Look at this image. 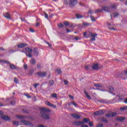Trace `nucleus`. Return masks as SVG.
<instances>
[{
	"mask_svg": "<svg viewBox=\"0 0 127 127\" xmlns=\"http://www.w3.org/2000/svg\"><path fill=\"white\" fill-rule=\"evenodd\" d=\"M24 68L25 70H26V69H27V65L26 64L24 65Z\"/></svg>",
	"mask_w": 127,
	"mask_h": 127,
	"instance_id": "54",
	"label": "nucleus"
},
{
	"mask_svg": "<svg viewBox=\"0 0 127 127\" xmlns=\"http://www.w3.org/2000/svg\"><path fill=\"white\" fill-rule=\"evenodd\" d=\"M34 54H35V55H36V56H38L39 54V52L38 51V50L37 49V48H34Z\"/></svg>",
	"mask_w": 127,
	"mask_h": 127,
	"instance_id": "14",
	"label": "nucleus"
},
{
	"mask_svg": "<svg viewBox=\"0 0 127 127\" xmlns=\"http://www.w3.org/2000/svg\"><path fill=\"white\" fill-rule=\"evenodd\" d=\"M84 68L86 69V70H87V71H91V70H92V66H91L90 65H85L84 66Z\"/></svg>",
	"mask_w": 127,
	"mask_h": 127,
	"instance_id": "13",
	"label": "nucleus"
},
{
	"mask_svg": "<svg viewBox=\"0 0 127 127\" xmlns=\"http://www.w3.org/2000/svg\"><path fill=\"white\" fill-rule=\"evenodd\" d=\"M66 32H67V33H69V32H71V30H70L69 29L67 28Z\"/></svg>",
	"mask_w": 127,
	"mask_h": 127,
	"instance_id": "55",
	"label": "nucleus"
},
{
	"mask_svg": "<svg viewBox=\"0 0 127 127\" xmlns=\"http://www.w3.org/2000/svg\"><path fill=\"white\" fill-rule=\"evenodd\" d=\"M83 25H84V26H88V25H90V24L88 22H85L83 23Z\"/></svg>",
	"mask_w": 127,
	"mask_h": 127,
	"instance_id": "38",
	"label": "nucleus"
},
{
	"mask_svg": "<svg viewBox=\"0 0 127 127\" xmlns=\"http://www.w3.org/2000/svg\"><path fill=\"white\" fill-rule=\"evenodd\" d=\"M25 96H26V97H28L29 99H30V98H31V96H29L27 94H25Z\"/></svg>",
	"mask_w": 127,
	"mask_h": 127,
	"instance_id": "51",
	"label": "nucleus"
},
{
	"mask_svg": "<svg viewBox=\"0 0 127 127\" xmlns=\"http://www.w3.org/2000/svg\"><path fill=\"white\" fill-rule=\"evenodd\" d=\"M102 11H103V9H98L95 10V13H98V12H102Z\"/></svg>",
	"mask_w": 127,
	"mask_h": 127,
	"instance_id": "30",
	"label": "nucleus"
},
{
	"mask_svg": "<svg viewBox=\"0 0 127 127\" xmlns=\"http://www.w3.org/2000/svg\"><path fill=\"white\" fill-rule=\"evenodd\" d=\"M39 83H37L34 84V87L36 89V88H37V86H39Z\"/></svg>",
	"mask_w": 127,
	"mask_h": 127,
	"instance_id": "43",
	"label": "nucleus"
},
{
	"mask_svg": "<svg viewBox=\"0 0 127 127\" xmlns=\"http://www.w3.org/2000/svg\"><path fill=\"white\" fill-rule=\"evenodd\" d=\"M0 62H2V63H6V64H10V63H9V62L5 60H0Z\"/></svg>",
	"mask_w": 127,
	"mask_h": 127,
	"instance_id": "23",
	"label": "nucleus"
},
{
	"mask_svg": "<svg viewBox=\"0 0 127 127\" xmlns=\"http://www.w3.org/2000/svg\"><path fill=\"white\" fill-rule=\"evenodd\" d=\"M124 103H125V104H127V98L125 99Z\"/></svg>",
	"mask_w": 127,
	"mask_h": 127,
	"instance_id": "61",
	"label": "nucleus"
},
{
	"mask_svg": "<svg viewBox=\"0 0 127 127\" xmlns=\"http://www.w3.org/2000/svg\"><path fill=\"white\" fill-rule=\"evenodd\" d=\"M117 120V121H119L120 122H122V121H124V120H125V118H124V117H118Z\"/></svg>",
	"mask_w": 127,
	"mask_h": 127,
	"instance_id": "27",
	"label": "nucleus"
},
{
	"mask_svg": "<svg viewBox=\"0 0 127 127\" xmlns=\"http://www.w3.org/2000/svg\"><path fill=\"white\" fill-rule=\"evenodd\" d=\"M69 98H70L71 99H74V96H71V95H69Z\"/></svg>",
	"mask_w": 127,
	"mask_h": 127,
	"instance_id": "58",
	"label": "nucleus"
},
{
	"mask_svg": "<svg viewBox=\"0 0 127 127\" xmlns=\"http://www.w3.org/2000/svg\"><path fill=\"white\" fill-rule=\"evenodd\" d=\"M71 117H73L74 119H76L77 120L80 118V115L76 114H71Z\"/></svg>",
	"mask_w": 127,
	"mask_h": 127,
	"instance_id": "17",
	"label": "nucleus"
},
{
	"mask_svg": "<svg viewBox=\"0 0 127 127\" xmlns=\"http://www.w3.org/2000/svg\"><path fill=\"white\" fill-rule=\"evenodd\" d=\"M45 18H47V19H48V14H47L46 12H45Z\"/></svg>",
	"mask_w": 127,
	"mask_h": 127,
	"instance_id": "47",
	"label": "nucleus"
},
{
	"mask_svg": "<svg viewBox=\"0 0 127 127\" xmlns=\"http://www.w3.org/2000/svg\"><path fill=\"white\" fill-rule=\"evenodd\" d=\"M1 119H2V120H3L4 121H10V118H9V117L7 116H3L1 117Z\"/></svg>",
	"mask_w": 127,
	"mask_h": 127,
	"instance_id": "11",
	"label": "nucleus"
},
{
	"mask_svg": "<svg viewBox=\"0 0 127 127\" xmlns=\"http://www.w3.org/2000/svg\"><path fill=\"white\" fill-rule=\"evenodd\" d=\"M11 105H15V102H14V101H12V102H11Z\"/></svg>",
	"mask_w": 127,
	"mask_h": 127,
	"instance_id": "57",
	"label": "nucleus"
},
{
	"mask_svg": "<svg viewBox=\"0 0 127 127\" xmlns=\"http://www.w3.org/2000/svg\"><path fill=\"white\" fill-rule=\"evenodd\" d=\"M94 86L95 87H102V85L101 84V83H95L94 84Z\"/></svg>",
	"mask_w": 127,
	"mask_h": 127,
	"instance_id": "35",
	"label": "nucleus"
},
{
	"mask_svg": "<svg viewBox=\"0 0 127 127\" xmlns=\"http://www.w3.org/2000/svg\"><path fill=\"white\" fill-rule=\"evenodd\" d=\"M46 44H47L48 45V46L49 47H51V46H52V45H51V44H50L49 42H46Z\"/></svg>",
	"mask_w": 127,
	"mask_h": 127,
	"instance_id": "42",
	"label": "nucleus"
},
{
	"mask_svg": "<svg viewBox=\"0 0 127 127\" xmlns=\"http://www.w3.org/2000/svg\"><path fill=\"white\" fill-rule=\"evenodd\" d=\"M81 127H89V126H87V125H82L81 126Z\"/></svg>",
	"mask_w": 127,
	"mask_h": 127,
	"instance_id": "60",
	"label": "nucleus"
},
{
	"mask_svg": "<svg viewBox=\"0 0 127 127\" xmlns=\"http://www.w3.org/2000/svg\"><path fill=\"white\" fill-rule=\"evenodd\" d=\"M64 85H67L68 84L69 82L67 80H64Z\"/></svg>",
	"mask_w": 127,
	"mask_h": 127,
	"instance_id": "40",
	"label": "nucleus"
},
{
	"mask_svg": "<svg viewBox=\"0 0 127 127\" xmlns=\"http://www.w3.org/2000/svg\"><path fill=\"white\" fill-rule=\"evenodd\" d=\"M14 83H15V84H18V80H14Z\"/></svg>",
	"mask_w": 127,
	"mask_h": 127,
	"instance_id": "50",
	"label": "nucleus"
},
{
	"mask_svg": "<svg viewBox=\"0 0 127 127\" xmlns=\"http://www.w3.org/2000/svg\"><path fill=\"white\" fill-rule=\"evenodd\" d=\"M108 89L109 90V91H110V92H114V87L112 86H109L108 87Z\"/></svg>",
	"mask_w": 127,
	"mask_h": 127,
	"instance_id": "31",
	"label": "nucleus"
},
{
	"mask_svg": "<svg viewBox=\"0 0 127 127\" xmlns=\"http://www.w3.org/2000/svg\"><path fill=\"white\" fill-rule=\"evenodd\" d=\"M89 125V127H93V123L90 122Z\"/></svg>",
	"mask_w": 127,
	"mask_h": 127,
	"instance_id": "52",
	"label": "nucleus"
},
{
	"mask_svg": "<svg viewBox=\"0 0 127 127\" xmlns=\"http://www.w3.org/2000/svg\"><path fill=\"white\" fill-rule=\"evenodd\" d=\"M25 51L26 52H25V53L26 56L29 58H31V57H32V52H33L32 49L31 48L27 47L25 48Z\"/></svg>",
	"mask_w": 127,
	"mask_h": 127,
	"instance_id": "2",
	"label": "nucleus"
},
{
	"mask_svg": "<svg viewBox=\"0 0 127 127\" xmlns=\"http://www.w3.org/2000/svg\"><path fill=\"white\" fill-rule=\"evenodd\" d=\"M41 66V64H37V68H40Z\"/></svg>",
	"mask_w": 127,
	"mask_h": 127,
	"instance_id": "63",
	"label": "nucleus"
},
{
	"mask_svg": "<svg viewBox=\"0 0 127 127\" xmlns=\"http://www.w3.org/2000/svg\"><path fill=\"white\" fill-rule=\"evenodd\" d=\"M103 125L102 124H100L97 125L98 127H103Z\"/></svg>",
	"mask_w": 127,
	"mask_h": 127,
	"instance_id": "49",
	"label": "nucleus"
},
{
	"mask_svg": "<svg viewBox=\"0 0 127 127\" xmlns=\"http://www.w3.org/2000/svg\"><path fill=\"white\" fill-rule=\"evenodd\" d=\"M90 121L89 120V119H83V122H82V124H83L84 123H88V122H89Z\"/></svg>",
	"mask_w": 127,
	"mask_h": 127,
	"instance_id": "33",
	"label": "nucleus"
},
{
	"mask_svg": "<svg viewBox=\"0 0 127 127\" xmlns=\"http://www.w3.org/2000/svg\"><path fill=\"white\" fill-rule=\"evenodd\" d=\"M21 125H24L25 126H32L31 123L29 121H21Z\"/></svg>",
	"mask_w": 127,
	"mask_h": 127,
	"instance_id": "6",
	"label": "nucleus"
},
{
	"mask_svg": "<svg viewBox=\"0 0 127 127\" xmlns=\"http://www.w3.org/2000/svg\"><path fill=\"white\" fill-rule=\"evenodd\" d=\"M64 24L65 26H68V25H69V22H64Z\"/></svg>",
	"mask_w": 127,
	"mask_h": 127,
	"instance_id": "41",
	"label": "nucleus"
},
{
	"mask_svg": "<svg viewBox=\"0 0 127 127\" xmlns=\"http://www.w3.org/2000/svg\"><path fill=\"white\" fill-rule=\"evenodd\" d=\"M102 9L103 10H104V11H106V12H110L112 11L111 8L109 7H103Z\"/></svg>",
	"mask_w": 127,
	"mask_h": 127,
	"instance_id": "8",
	"label": "nucleus"
},
{
	"mask_svg": "<svg viewBox=\"0 0 127 127\" xmlns=\"http://www.w3.org/2000/svg\"><path fill=\"white\" fill-rule=\"evenodd\" d=\"M74 125L75 126H80V125L83 124V123L82 122L77 121L74 123Z\"/></svg>",
	"mask_w": 127,
	"mask_h": 127,
	"instance_id": "21",
	"label": "nucleus"
},
{
	"mask_svg": "<svg viewBox=\"0 0 127 127\" xmlns=\"http://www.w3.org/2000/svg\"><path fill=\"white\" fill-rule=\"evenodd\" d=\"M120 110H121V111H125V110H127V106H125L124 107H121L120 108Z\"/></svg>",
	"mask_w": 127,
	"mask_h": 127,
	"instance_id": "36",
	"label": "nucleus"
},
{
	"mask_svg": "<svg viewBox=\"0 0 127 127\" xmlns=\"http://www.w3.org/2000/svg\"><path fill=\"white\" fill-rule=\"evenodd\" d=\"M88 13H89V14H92V13H94V10H92V9H89V10H88Z\"/></svg>",
	"mask_w": 127,
	"mask_h": 127,
	"instance_id": "39",
	"label": "nucleus"
},
{
	"mask_svg": "<svg viewBox=\"0 0 127 127\" xmlns=\"http://www.w3.org/2000/svg\"><path fill=\"white\" fill-rule=\"evenodd\" d=\"M116 7H117V6L115 4H113L111 5V7H110V8H116Z\"/></svg>",
	"mask_w": 127,
	"mask_h": 127,
	"instance_id": "45",
	"label": "nucleus"
},
{
	"mask_svg": "<svg viewBox=\"0 0 127 127\" xmlns=\"http://www.w3.org/2000/svg\"><path fill=\"white\" fill-rule=\"evenodd\" d=\"M39 77H45L47 75V72H40L37 73Z\"/></svg>",
	"mask_w": 127,
	"mask_h": 127,
	"instance_id": "5",
	"label": "nucleus"
},
{
	"mask_svg": "<svg viewBox=\"0 0 127 127\" xmlns=\"http://www.w3.org/2000/svg\"><path fill=\"white\" fill-rule=\"evenodd\" d=\"M46 104H47V106H49L50 107H54V105L51 104L50 102L47 101L46 102Z\"/></svg>",
	"mask_w": 127,
	"mask_h": 127,
	"instance_id": "26",
	"label": "nucleus"
},
{
	"mask_svg": "<svg viewBox=\"0 0 127 127\" xmlns=\"http://www.w3.org/2000/svg\"><path fill=\"white\" fill-rule=\"evenodd\" d=\"M56 73H57V74H60L62 73V71H61V69L58 68L55 70Z\"/></svg>",
	"mask_w": 127,
	"mask_h": 127,
	"instance_id": "20",
	"label": "nucleus"
},
{
	"mask_svg": "<svg viewBox=\"0 0 127 127\" xmlns=\"http://www.w3.org/2000/svg\"><path fill=\"white\" fill-rule=\"evenodd\" d=\"M69 4L70 6H74L78 2V0H69Z\"/></svg>",
	"mask_w": 127,
	"mask_h": 127,
	"instance_id": "4",
	"label": "nucleus"
},
{
	"mask_svg": "<svg viewBox=\"0 0 127 127\" xmlns=\"http://www.w3.org/2000/svg\"><path fill=\"white\" fill-rule=\"evenodd\" d=\"M38 25H39V22H37V23H36V26L37 27V26H38Z\"/></svg>",
	"mask_w": 127,
	"mask_h": 127,
	"instance_id": "62",
	"label": "nucleus"
},
{
	"mask_svg": "<svg viewBox=\"0 0 127 127\" xmlns=\"http://www.w3.org/2000/svg\"><path fill=\"white\" fill-rule=\"evenodd\" d=\"M71 105H73L74 107H78V105H77V103L74 102H71V103H69L68 106H71Z\"/></svg>",
	"mask_w": 127,
	"mask_h": 127,
	"instance_id": "25",
	"label": "nucleus"
},
{
	"mask_svg": "<svg viewBox=\"0 0 127 127\" xmlns=\"http://www.w3.org/2000/svg\"><path fill=\"white\" fill-rule=\"evenodd\" d=\"M41 111L40 116L45 120H49V116H48V113H50V110L46 108H40Z\"/></svg>",
	"mask_w": 127,
	"mask_h": 127,
	"instance_id": "1",
	"label": "nucleus"
},
{
	"mask_svg": "<svg viewBox=\"0 0 127 127\" xmlns=\"http://www.w3.org/2000/svg\"><path fill=\"white\" fill-rule=\"evenodd\" d=\"M30 64H32V65H35V64L36 63V61L35 59H31V60H30Z\"/></svg>",
	"mask_w": 127,
	"mask_h": 127,
	"instance_id": "15",
	"label": "nucleus"
},
{
	"mask_svg": "<svg viewBox=\"0 0 127 127\" xmlns=\"http://www.w3.org/2000/svg\"><path fill=\"white\" fill-rule=\"evenodd\" d=\"M4 17L7 18L8 19H10V15L9 13L6 12L4 14Z\"/></svg>",
	"mask_w": 127,
	"mask_h": 127,
	"instance_id": "16",
	"label": "nucleus"
},
{
	"mask_svg": "<svg viewBox=\"0 0 127 127\" xmlns=\"http://www.w3.org/2000/svg\"><path fill=\"white\" fill-rule=\"evenodd\" d=\"M29 30L31 32H34V30L32 28H30Z\"/></svg>",
	"mask_w": 127,
	"mask_h": 127,
	"instance_id": "53",
	"label": "nucleus"
},
{
	"mask_svg": "<svg viewBox=\"0 0 127 127\" xmlns=\"http://www.w3.org/2000/svg\"><path fill=\"white\" fill-rule=\"evenodd\" d=\"M16 118H17V119L24 120V119H25V116H23L21 115H16Z\"/></svg>",
	"mask_w": 127,
	"mask_h": 127,
	"instance_id": "18",
	"label": "nucleus"
},
{
	"mask_svg": "<svg viewBox=\"0 0 127 127\" xmlns=\"http://www.w3.org/2000/svg\"><path fill=\"white\" fill-rule=\"evenodd\" d=\"M92 69L93 70H98L99 69V64H94L92 66H91Z\"/></svg>",
	"mask_w": 127,
	"mask_h": 127,
	"instance_id": "10",
	"label": "nucleus"
},
{
	"mask_svg": "<svg viewBox=\"0 0 127 127\" xmlns=\"http://www.w3.org/2000/svg\"><path fill=\"white\" fill-rule=\"evenodd\" d=\"M90 17L92 21H93V22H95V21H96V18H95V17H94L92 15H90Z\"/></svg>",
	"mask_w": 127,
	"mask_h": 127,
	"instance_id": "29",
	"label": "nucleus"
},
{
	"mask_svg": "<svg viewBox=\"0 0 127 127\" xmlns=\"http://www.w3.org/2000/svg\"><path fill=\"white\" fill-rule=\"evenodd\" d=\"M125 96H127V94H125L124 95H121L120 96H118V97H119V98H118V102H122V101H123V100L124 99V97H125Z\"/></svg>",
	"mask_w": 127,
	"mask_h": 127,
	"instance_id": "12",
	"label": "nucleus"
},
{
	"mask_svg": "<svg viewBox=\"0 0 127 127\" xmlns=\"http://www.w3.org/2000/svg\"><path fill=\"white\" fill-rule=\"evenodd\" d=\"M124 73H125V74L126 75L127 74V69L126 70L124 71Z\"/></svg>",
	"mask_w": 127,
	"mask_h": 127,
	"instance_id": "64",
	"label": "nucleus"
},
{
	"mask_svg": "<svg viewBox=\"0 0 127 127\" xmlns=\"http://www.w3.org/2000/svg\"><path fill=\"white\" fill-rule=\"evenodd\" d=\"M50 84L51 86H53L54 85V81L53 80H50Z\"/></svg>",
	"mask_w": 127,
	"mask_h": 127,
	"instance_id": "34",
	"label": "nucleus"
},
{
	"mask_svg": "<svg viewBox=\"0 0 127 127\" xmlns=\"http://www.w3.org/2000/svg\"><path fill=\"white\" fill-rule=\"evenodd\" d=\"M84 93L86 98H87V99H88L89 100H91V96L89 95V94L87 93V92L86 91H84Z\"/></svg>",
	"mask_w": 127,
	"mask_h": 127,
	"instance_id": "22",
	"label": "nucleus"
},
{
	"mask_svg": "<svg viewBox=\"0 0 127 127\" xmlns=\"http://www.w3.org/2000/svg\"><path fill=\"white\" fill-rule=\"evenodd\" d=\"M0 50H1L2 51H3V50H4V49H3V48H2V47H1V48H0Z\"/></svg>",
	"mask_w": 127,
	"mask_h": 127,
	"instance_id": "59",
	"label": "nucleus"
},
{
	"mask_svg": "<svg viewBox=\"0 0 127 127\" xmlns=\"http://www.w3.org/2000/svg\"><path fill=\"white\" fill-rule=\"evenodd\" d=\"M89 34L92 38L90 39V41H95L96 40V36H98L97 33H89Z\"/></svg>",
	"mask_w": 127,
	"mask_h": 127,
	"instance_id": "3",
	"label": "nucleus"
},
{
	"mask_svg": "<svg viewBox=\"0 0 127 127\" xmlns=\"http://www.w3.org/2000/svg\"><path fill=\"white\" fill-rule=\"evenodd\" d=\"M115 116H117V113H111L108 114L106 115V117L107 118H111V117H115Z\"/></svg>",
	"mask_w": 127,
	"mask_h": 127,
	"instance_id": "9",
	"label": "nucleus"
},
{
	"mask_svg": "<svg viewBox=\"0 0 127 127\" xmlns=\"http://www.w3.org/2000/svg\"><path fill=\"white\" fill-rule=\"evenodd\" d=\"M114 17H118L119 16V13H113Z\"/></svg>",
	"mask_w": 127,
	"mask_h": 127,
	"instance_id": "37",
	"label": "nucleus"
},
{
	"mask_svg": "<svg viewBox=\"0 0 127 127\" xmlns=\"http://www.w3.org/2000/svg\"><path fill=\"white\" fill-rule=\"evenodd\" d=\"M64 4L66 5L68 4V1L67 0H64Z\"/></svg>",
	"mask_w": 127,
	"mask_h": 127,
	"instance_id": "56",
	"label": "nucleus"
},
{
	"mask_svg": "<svg viewBox=\"0 0 127 127\" xmlns=\"http://www.w3.org/2000/svg\"><path fill=\"white\" fill-rule=\"evenodd\" d=\"M13 125H14V126H18V122H16V121L14 122Z\"/></svg>",
	"mask_w": 127,
	"mask_h": 127,
	"instance_id": "44",
	"label": "nucleus"
},
{
	"mask_svg": "<svg viewBox=\"0 0 127 127\" xmlns=\"http://www.w3.org/2000/svg\"><path fill=\"white\" fill-rule=\"evenodd\" d=\"M26 44H21L18 45L17 46L18 48H23V47H25L26 46Z\"/></svg>",
	"mask_w": 127,
	"mask_h": 127,
	"instance_id": "19",
	"label": "nucleus"
},
{
	"mask_svg": "<svg viewBox=\"0 0 127 127\" xmlns=\"http://www.w3.org/2000/svg\"><path fill=\"white\" fill-rule=\"evenodd\" d=\"M16 67L14 64H10V69H11L12 70H14L15 69Z\"/></svg>",
	"mask_w": 127,
	"mask_h": 127,
	"instance_id": "28",
	"label": "nucleus"
},
{
	"mask_svg": "<svg viewBox=\"0 0 127 127\" xmlns=\"http://www.w3.org/2000/svg\"><path fill=\"white\" fill-rule=\"evenodd\" d=\"M109 29H110V30H117V29H116V28H114V27H110L109 28Z\"/></svg>",
	"mask_w": 127,
	"mask_h": 127,
	"instance_id": "48",
	"label": "nucleus"
},
{
	"mask_svg": "<svg viewBox=\"0 0 127 127\" xmlns=\"http://www.w3.org/2000/svg\"><path fill=\"white\" fill-rule=\"evenodd\" d=\"M75 16L77 18H78V19L80 18H82V17H83V16L82 15L79 14H76L75 15Z\"/></svg>",
	"mask_w": 127,
	"mask_h": 127,
	"instance_id": "24",
	"label": "nucleus"
},
{
	"mask_svg": "<svg viewBox=\"0 0 127 127\" xmlns=\"http://www.w3.org/2000/svg\"><path fill=\"white\" fill-rule=\"evenodd\" d=\"M105 112H104V110H99L98 111H96L94 114V116H99V115H103Z\"/></svg>",
	"mask_w": 127,
	"mask_h": 127,
	"instance_id": "7",
	"label": "nucleus"
},
{
	"mask_svg": "<svg viewBox=\"0 0 127 127\" xmlns=\"http://www.w3.org/2000/svg\"><path fill=\"white\" fill-rule=\"evenodd\" d=\"M64 25L62 23H60L58 24L59 27H63Z\"/></svg>",
	"mask_w": 127,
	"mask_h": 127,
	"instance_id": "46",
	"label": "nucleus"
},
{
	"mask_svg": "<svg viewBox=\"0 0 127 127\" xmlns=\"http://www.w3.org/2000/svg\"><path fill=\"white\" fill-rule=\"evenodd\" d=\"M51 97H52V98H56V99H57V94L53 93L51 95Z\"/></svg>",
	"mask_w": 127,
	"mask_h": 127,
	"instance_id": "32",
	"label": "nucleus"
}]
</instances>
